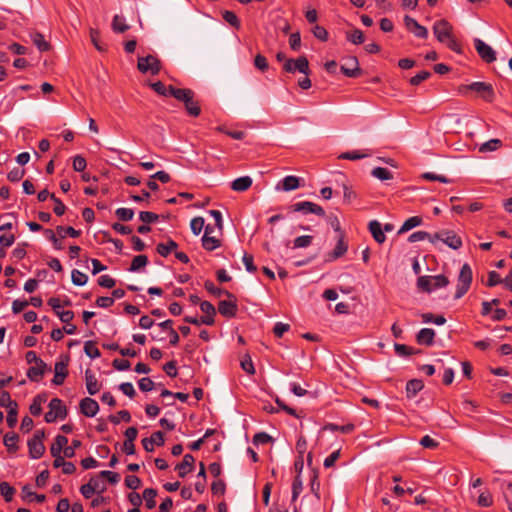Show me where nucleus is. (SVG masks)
<instances>
[{
    "mask_svg": "<svg viewBox=\"0 0 512 512\" xmlns=\"http://www.w3.org/2000/svg\"><path fill=\"white\" fill-rule=\"evenodd\" d=\"M170 96L176 100L183 102L187 114L191 117H198L201 114V107L197 100L194 99L195 93L188 88H171Z\"/></svg>",
    "mask_w": 512,
    "mask_h": 512,
    "instance_id": "1",
    "label": "nucleus"
},
{
    "mask_svg": "<svg viewBox=\"0 0 512 512\" xmlns=\"http://www.w3.org/2000/svg\"><path fill=\"white\" fill-rule=\"evenodd\" d=\"M467 91L475 92L481 99L488 103L493 102L495 98L493 86L486 82L477 81L461 87V92L465 93Z\"/></svg>",
    "mask_w": 512,
    "mask_h": 512,
    "instance_id": "2",
    "label": "nucleus"
},
{
    "mask_svg": "<svg viewBox=\"0 0 512 512\" xmlns=\"http://www.w3.org/2000/svg\"><path fill=\"white\" fill-rule=\"evenodd\" d=\"M472 283V269L469 264L465 263L460 269L458 275V283L454 299L462 298L469 290Z\"/></svg>",
    "mask_w": 512,
    "mask_h": 512,
    "instance_id": "3",
    "label": "nucleus"
},
{
    "mask_svg": "<svg viewBox=\"0 0 512 512\" xmlns=\"http://www.w3.org/2000/svg\"><path fill=\"white\" fill-rule=\"evenodd\" d=\"M439 243L456 250L462 246L461 238L452 230H441L433 234V244L438 246Z\"/></svg>",
    "mask_w": 512,
    "mask_h": 512,
    "instance_id": "4",
    "label": "nucleus"
},
{
    "mask_svg": "<svg viewBox=\"0 0 512 512\" xmlns=\"http://www.w3.org/2000/svg\"><path fill=\"white\" fill-rule=\"evenodd\" d=\"M67 408L59 398H53L49 403V411L45 413L44 419L47 423H53L56 419H65Z\"/></svg>",
    "mask_w": 512,
    "mask_h": 512,
    "instance_id": "5",
    "label": "nucleus"
},
{
    "mask_svg": "<svg viewBox=\"0 0 512 512\" xmlns=\"http://www.w3.org/2000/svg\"><path fill=\"white\" fill-rule=\"evenodd\" d=\"M137 68L141 73L150 72L152 75H157L161 70V62L156 56L147 55L138 58Z\"/></svg>",
    "mask_w": 512,
    "mask_h": 512,
    "instance_id": "6",
    "label": "nucleus"
},
{
    "mask_svg": "<svg viewBox=\"0 0 512 512\" xmlns=\"http://www.w3.org/2000/svg\"><path fill=\"white\" fill-rule=\"evenodd\" d=\"M283 70L287 73H295L299 71L304 75H309V62L305 56H300L297 59H288L283 64Z\"/></svg>",
    "mask_w": 512,
    "mask_h": 512,
    "instance_id": "7",
    "label": "nucleus"
},
{
    "mask_svg": "<svg viewBox=\"0 0 512 512\" xmlns=\"http://www.w3.org/2000/svg\"><path fill=\"white\" fill-rule=\"evenodd\" d=\"M290 209L293 212H301L303 214L312 213L320 217H324L326 215L325 210L320 205L310 201L297 202L291 205Z\"/></svg>",
    "mask_w": 512,
    "mask_h": 512,
    "instance_id": "8",
    "label": "nucleus"
},
{
    "mask_svg": "<svg viewBox=\"0 0 512 512\" xmlns=\"http://www.w3.org/2000/svg\"><path fill=\"white\" fill-rule=\"evenodd\" d=\"M344 63L341 65V72L350 78H357L361 75L362 71L359 67V62L357 57L349 56L343 59Z\"/></svg>",
    "mask_w": 512,
    "mask_h": 512,
    "instance_id": "9",
    "label": "nucleus"
},
{
    "mask_svg": "<svg viewBox=\"0 0 512 512\" xmlns=\"http://www.w3.org/2000/svg\"><path fill=\"white\" fill-rule=\"evenodd\" d=\"M228 300H221L219 303H218V312L230 319V318H234L237 314V311H238V304H237V298L236 296L233 294V297H227Z\"/></svg>",
    "mask_w": 512,
    "mask_h": 512,
    "instance_id": "10",
    "label": "nucleus"
},
{
    "mask_svg": "<svg viewBox=\"0 0 512 512\" xmlns=\"http://www.w3.org/2000/svg\"><path fill=\"white\" fill-rule=\"evenodd\" d=\"M452 30V25L445 19L438 20L433 25V33L441 43L449 39L452 35Z\"/></svg>",
    "mask_w": 512,
    "mask_h": 512,
    "instance_id": "11",
    "label": "nucleus"
},
{
    "mask_svg": "<svg viewBox=\"0 0 512 512\" xmlns=\"http://www.w3.org/2000/svg\"><path fill=\"white\" fill-rule=\"evenodd\" d=\"M474 47L480 58L486 63H492L496 60V52L491 46L479 38L474 39Z\"/></svg>",
    "mask_w": 512,
    "mask_h": 512,
    "instance_id": "12",
    "label": "nucleus"
},
{
    "mask_svg": "<svg viewBox=\"0 0 512 512\" xmlns=\"http://www.w3.org/2000/svg\"><path fill=\"white\" fill-rule=\"evenodd\" d=\"M215 227L211 224L205 226L204 235L201 239L202 246L207 251H213L220 246V240L213 235Z\"/></svg>",
    "mask_w": 512,
    "mask_h": 512,
    "instance_id": "13",
    "label": "nucleus"
},
{
    "mask_svg": "<svg viewBox=\"0 0 512 512\" xmlns=\"http://www.w3.org/2000/svg\"><path fill=\"white\" fill-rule=\"evenodd\" d=\"M404 24L406 29L413 33L415 37L426 39L428 37V30L426 27L420 25L414 18L406 15L404 17Z\"/></svg>",
    "mask_w": 512,
    "mask_h": 512,
    "instance_id": "14",
    "label": "nucleus"
},
{
    "mask_svg": "<svg viewBox=\"0 0 512 512\" xmlns=\"http://www.w3.org/2000/svg\"><path fill=\"white\" fill-rule=\"evenodd\" d=\"M178 244L169 239L164 243H159L156 246V251L160 256H168L171 253H174V256H187L186 252L177 251Z\"/></svg>",
    "mask_w": 512,
    "mask_h": 512,
    "instance_id": "15",
    "label": "nucleus"
},
{
    "mask_svg": "<svg viewBox=\"0 0 512 512\" xmlns=\"http://www.w3.org/2000/svg\"><path fill=\"white\" fill-rule=\"evenodd\" d=\"M80 412L86 417H94L99 411V405L96 400L85 397L80 401Z\"/></svg>",
    "mask_w": 512,
    "mask_h": 512,
    "instance_id": "16",
    "label": "nucleus"
},
{
    "mask_svg": "<svg viewBox=\"0 0 512 512\" xmlns=\"http://www.w3.org/2000/svg\"><path fill=\"white\" fill-rule=\"evenodd\" d=\"M47 370H50L48 365L43 360H39L36 366H32L27 370V377L32 382H39Z\"/></svg>",
    "mask_w": 512,
    "mask_h": 512,
    "instance_id": "17",
    "label": "nucleus"
},
{
    "mask_svg": "<svg viewBox=\"0 0 512 512\" xmlns=\"http://www.w3.org/2000/svg\"><path fill=\"white\" fill-rule=\"evenodd\" d=\"M164 443V434L161 431H156L149 438L142 439L143 448L147 452H152L154 450V445L163 446Z\"/></svg>",
    "mask_w": 512,
    "mask_h": 512,
    "instance_id": "18",
    "label": "nucleus"
},
{
    "mask_svg": "<svg viewBox=\"0 0 512 512\" xmlns=\"http://www.w3.org/2000/svg\"><path fill=\"white\" fill-rule=\"evenodd\" d=\"M85 382L87 392L90 395L97 394L102 388V384L98 381L96 375L91 369H86L85 371Z\"/></svg>",
    "mask_w": 512,
    "mask_h": 512,
    "instance_id": "19",
    "label": "nucleus"
},
{
    "mask_svg": "<svg viewBox=\"0 0 512 512\" xmlns=\"http://www.w3.org/2000/svg\"><path fill=\"white\" fill-rule=\"evenodd\" d=\"M195 458L191 454H186L183 457L181 463L177 464L175 470L178 471V475L181 478H184L188 473L192 472L194 469Z\"/></svg>",
    "mask_w": 512,
    "mask_h": 512,
    "instance_id": "20",
    "label": "nucleus"
},
{
    "mask_svg": "<svg viewBox=\"0 0 512 512\" xmlns=\"http://www.w3.org/2000/svg\"><path fill=\"white\" fill-rule=\"evenodd\" d=\"M368 229L377 243L382 244L385 242L386 236L382 229V224L378 220L370 221L368 224Z\"/></svg>",
    "mask_w": 512,
    "mask_h": 512,
    "instance_id": "21",
    "label": "nucleus"
},
{
    "mask_svg": "<svg viewBox=\"0 0 512 512\" xmlns=\"http://www.w3.org/2000/svg\"><path fill=\"white\" fill-rule=\"evenodd\" d=\"M435 331L431 328H423L416 335V342L419 345L431 346L434 343Z\"/></svg>",
    "mask_w": 512,
    "mask_h": 512,
    "instance_id": "22",
    "label": "nucleus"
},
{
    "mask_svg": "<svg viewBox=\"0 0 512 512\" xmlns=\"http://www.w3.org/2000/svg\"><path fill=\"white\" fill-rule=\"evenodd\" d=\"M29 456L32 459H39L45 452V446L41 441L28 440Z\"/></svg>",
    "mask_w": 512,
    "mask_h": 512,
    "instance_id": "23",
    "label": "nucleus"
},
{
    "mask_svg": "<svg viewBox=\"0 0 512 512\" xmlns=\"http://www.w3.org/2000/svg\"><path fill=\"white\" fill-rule=\"evenodd\" d=\"M424 388V383L420 379H412L406 383V396L409 399H412L416 396L418 392H420Z\"/></svg>",
    "mask_w": 512,
    "mask_h": 512,
    "instance_id": "24",
    "label": "nucleus"
},
{
    "mask_svg": "<svg viewBox=\"0 0 512 512\" xmlns=\"http://www.w3.org/2000/svg\"><path fill=\"white\" fill-rule=\"evenodd\" d=\"M68 444V438L64 435H57L54 439L50 447V452L52 456L61 455V452H64L65 446Z\"/></svg>",
    "mask_w": 512,
    "mask_h": 512,
    "instance_id": "25",
    "label": "nucleus"
},
{
    "mask_svg": "<svg viewBox=\"0 0 512 512\" xmlns=\"http://www.w3.org/2000/svg\"><path fill=\"white\" fill-rule=\"evenodd\" d=\"M204 288L214 297L220 298L221 296L233 297V293L228 290L217 287L211 280H206Z\"/></svg>",
    "mask_w": 512,
    "mask_h": 512,
    "instance_id": "26",
    "label": "nucleus"
},
{
    "mask_svg": "<svg viewBox=\"0 0 512 512\" xmlns=\"http://www.w3.org/2000/svg\"><path fill=\"white\" fill-rule=\"evenodd\" d=\"M252 183H253V181H252L251 177L242 176V177L235 179L232 182L231 188L237 192H244L251 187Z\"/></svg>",
    "mask_w": 512,
    "mask_h": 512,
    "instance_id": "27",
    "label": "nucleus"
},
{
    "mask_svg": "<svg viewBox=\"0 0 512 512\" xmlns=\"http://www.w3.org/2000/svg\"><path fill=\"white\" fill-rule=\"evenodd\" d=\"M422 223L423 218L421 216H412L404 221V223L398 230V235L406 233L412 230L413 228L420 226Z\"/></svg>",
    "mask_w": 512,
    "mask_h": 512,
    "instance_id": "28",
    "label": "nucleus"
},
{
    "mask_svg": "<svg viewBox=\"0 0 512 512\" xmlns=\"http://www.w3.org/2000/svg\"><path fill=\"white\" fill-rule=\"evenodd\" d=\"M18 440H19L18 434L14 433V432L6 433L4 435L3 442H4V445L6 446L8 452L15 453L18 450V445H17Z\"/></svg>",
    "mask_w": 512,
    "mask_h": 512,
    "instance_id": "29",
    "label": "nucleus"
},
{
    "mask_svg": "<svg viewBox=\"0 0 512 512\" xmlns=\"http://www.w3.org/2000/svg\"><path fill=\"white\" fill-rule=\"evenodd\" d=\"M300 179L296 176L289 175L283 178L281 189L283 191H292L300 187Z\"/></svg>",
    "mask_w": 512,
    "mask_h": 512,
    "instance_id": "30",
    "label": "nucleus"
},
{
    "mask_svg": "<svg viewBox=\"0 0 512 512\" xmlns=\"http://www.w3.org/2000/svg\"><path fill=\"white\" fill-rule=\"evenodd\" d=\"M394 350H395L396 354L401 357H407V356H411L413 354L421 353V350H416L411 346H408L405 344H400V343L394 344Z\"/></svg>",
    "mask_w": 512,
    "mask_h": 512,
    "instance_id": "31",
    "label": "nucleus"
},
{
    "mask_svg": "<svg viewBox=\"0 0 512 512\" xmlns=\"http://www.w3.org/2000/svg\"><path fill=\"white\" fill-rule=\"evenodd\" d=\"M130 26L126 24L125 18L120 15H115L112 20V30L115 33H124Z\"/></svg>",
    "mask_w": 512,
    "mask_h": 512,
    "instance_id": "32",
    "label": "nucleus"
},
{
    "mask_svg": "<svg viewBox=\"0 0 512 512\" xmlns=\"http://www.w3.org/2000/svg\"><path fill=\"white\" fill-rule=\"evenodd\" d=\"M157 496V490L154 488H146L143 491V498L145 500V505L148 509H153L156 506L155 497Z\"/></svg>",
    "mask_w": 512,
    "mask_h": 512,
    "instance_id": "33",
    "label": "nucleus"
},
{
    "mask_svg": "<svg viewBox=\"0 0 512 512\" xmlns=\"http://www.w3.org/2000/svg\"><path fill=\"white\" fill-rule=\"evenodd\" d=\"M32 41L41 52H45L50 49V44L45 40L41 33H34L32 36Z\"/></svg>",
    "mask_w": 512,
    "mask_h": 512,
    "instance_id": "34",
    "label": "nucleus"
},
{
    "mask_svg": "<svg viewBox=\"0 0 512 512\" xmlns=\"http://www.w3.org/2000/svg\"><path fill=\"white\" fill-rule=\"evenodd\" d=\"M423 240H428L429 242H431L433 244V234H430L425 231H417V232L412 233L408 237V242H410V243H415V242L423 241Z\"/></svg>",
    "mask_w": 512,
    "mask_h": 512,
    "instance_id": "35",
    "label": "nucleus"
},
{
    "mask_svg": "<svg viewBox=\"0 0 512 512\" xmlns=\"http://www.w3.org/2000/svg\"><path fill=\"white\" fill-rule=\"evenodd\" d=\"M56 231H57V234H58L60 240L65 238L66 236L75 238V237L80 236V234H81V232L79 230H75L71 226H69V227L58 226L56 228Z\"/></svg>",
    "mask_w": 512,
    "mask_h": 512,
    "instance_id": "36",
    "label": "nucleus"
},
{
    "mask_svg": "<svg viewBox=\"0 0 512 512\" xmlns=\"http://www.w3.org/2000/svg\"><path fill=\"white\" fill-rule=\"evenodd\" d=\"M0 493L6 502H10L15 494V489L8 482L0 483Z\"/></svg>",
    "mask_w": 512,
    "mask_h": 512,
    "instance_id": "37",
    "label": "nucleus"
},
{
    "mask_svg": "<svg viewBox=\"0 0 512 512\" xmlns=\"http://www.w3.org/2000/svg\"><path fill=\"white\" fill-rule=\"evenodd\" d=\"M372 176L376 177L379 180L385 181L393 178L392 172L384 167H376L371 172Z\"/></svg>",
    "mask_w": 512,
    "mask_h": 512,
    "instance_id": "38",
    "label": "nucleus"
},
{
    "mask_svg": "<svg viewBox=\"0 0 512 512\" xmlns=\"http://www.w3.org/2000/svg\"><path fill=\"white\" fill-rule=\"evenodd\" d=\"M108 419L114 425L119 424L121 420L128 423L131 421V414L128 410H120L117 415H110Z\"/></svg>",
    "mask_w": 512,
    "mask_h": 512,
    "instance_id": "39",
    "label": "nucleus"
},
{
    "mask_svg": "<svg viewBox=\"0 0 512 512\" xmlns=\"http://www.w3.org/2000/svg\"><path fill=\"white\" fill-rule=\"evenodd\" d=\"M150 86L158 95H161V96H170V89L175 88L172 85L166 86L161 81L151 83Z\"/></svg>",
    "mask_w": 512,
    "mask_h": 512,
    "instance_id": "40",
    "label": "nucleus"
},
{
    "mask_svg": "<svg viewBox=\"0 0 512 512\" xmlns=\"http://www.w3.org/2000/svg\"><path fill=\"white\" fill-rule=\"evenodd\" d=\"M346 38L348 41L355 45L362 44L364 42V34L359 29H354L353 31L346 33Z\"/></svg>",
    "mask_w": 512,
    "mask_h": 512,
    "instance_id": "41",
    "label": "nucleus"
},
{
    "mask_svg": "<svg viewBox=\"0 0 512 512\" xmlns=\"http://www.w3.org/2000/svg\"><path fill=\"white\" fill-rule=\"evenodd\" d=\"M223 19L229 23L232 27L239 29L241 26L240 20L233 11L225 10L222 13Z\"/></svg>",
    "mask_w": 512,
    "mask_h": 512,
    "instance_id": "42",
    "label": "nucleus"
},
{
    "mask_svg": "<svg viewBox=\"0 0 512 512\" xmlns=\"http://www.w3.org/2000/svg\"><path fill=\"white\" fill-rule=\"evenodd\" d=\"M71 278L72 283L76 286H83L88 281V276L77 269L72 270Z\"/></svg>",
    "mask_w": 512,
    "mask_h": 512,
    "instance_id": "43",
    "label": "nucleus"
},
{
    "mask_svg": "<svg viewBox=\"0 0 512 512\" xmlns=\"http://www.w3.org/2000/svg\"><path fill=\"white\" fill-rule=\"evenodd\" d=\"M8 414H7V424L10 428H14L17 424V415H18V404L17 402H13V406L8 408Z\"/></svg>",
    "mask_w": 512,
    "mask_h": 512,
    "instance_id": "44",
    "label": "nucleus"
},
{
    "mask_svg": "<svg viewBox=\"0 0 512 512\" xmlns=\"http://www.w3.org/2000/svg\"><path fill=\"white\" fill-rule=\"evenodd\" d=\"M84 352L91 359L98 358L101 355L99 349L96 347V345H95V343L93 341L85 342V344H84Z\"/></svg>",
    "mask_w": 512,
    "mask_h": 512,
    "instance_id": "45",
    "label": "nucleus"
},
{
    "mask_svg": "<svg viewBox=\"0 0 512 512\" xmlns=\"http://www.w3.org/2000/svg\"><path fill=\"white\" fill-rule=\"evenodd\" d=\"M423 322L430 323L433 322L436 325H443L446 323V318L443 315H433L432 313H424L421 315Z\"/></svg>",
    "mask_w": 512,
    "mask_h": 512,
    "instance_id": "46",
    "label": "nucleus"
},
{
    "mask_svg": "<svg viewBox=\"0 0 512 512\" xmlns=\"http://www.w3.org/2000/svg\"><path fill=\"white\" fill-rule=\"evenodd\" d=\"M303 490V482L300 475H296L292 483V501H296Z\"/></svg>",
    "mask_w": 512,
    "mask_h": 512,
    "instance_id": "47",
    "label": "nucleus"
},
{
    "mask_svg": "<svg viewBox=\"0 0 512 512\" xmlns=\"http://www.w3.org/2000/svg\"><path fill=\"white\" fill-rule=\"evenodd\" d=\"M417 286L419 289L425 292H431L433 290L432 287V277L431 276H420L417 280Z\"/></svg>",
    "mask_w": 512,
    "mask_h": 512,
    "instance_id": "48",
    "label": "nucleus"
},
{
    "mask_svg": "<svg viewBox=\"0 0 512 512\" xmlns=\"http://www.w3.org/2000/svg\"><path fill=\"white\" fill-rule=\"evenodd\" d=\"M190 228L195 236H198L201 231L205 230V223L202 217H195L190 222Z\"/></svg>",
    "mask_w": 512,
    "mask_h": 512,
    "instance_id": "49",
    "label": "nucleus"
},
{
    "mask_svg": "<svg viewBox=\"0 0 512 512\" xmlns=\"http://www.w3.org/2000/svg\"><path fill=\"white\" fill-rule=\"evenodd\" d=\"M369 154L367 153H362L360 151H357V150H354V151H347V152H344V153H341L339 155V159H345V160H360V159H363L365 157H367Z\"/></svg>",
    "mask_w": 512,
    "mask_h": 512,
    "instance_id": "50",
    "label": "nucleus"
},
{
    "mask_svg": "<svg viewBox=\"0 0 512 512\" xmlns=\"http://www.w3.org/2000/svg\"><path fill=\"white\" fill-rule=\"evenodd\" d=\"M501 145H502L501 140H499V139H491V140L483 143L480 146V151L481 152L495 151V150L499 149L501 147Z\"/></svg>",
    "mask_w": 512,
    "mask_h": 512,
    "instance_id": "51",
    "label": "nucleus"
},
{
    "mask_svg": "<svg viewBox=\"0 0 512 512\" xmlns=\"http://www.w3.org/2000/svg\"><path fill=\"white\" fill-rule=\"evenodd\" d=\"M270 442H273V438L267 434L266 432H259V433H256L253 437V444L258 446V445H265V444H268Z\"/></svg>",
    "mask_w": 512,
    "mask_h": 512,
    "instance_id": "52",
    "label": "nucleus"
},
{
    "mask_svg": "<svg viewBox=\"0 0 512 512\" xmlns=\"http://www.w3.org/2000/svg\"><path fill=\"white\" fill-rule=\"evenodd\" d=\"M313 241V236L303 235L294 239L293 246L294 248H305L311 245Z\"/></svg>",
    "mask_w": 512,
    "mask_h": 512,
    "instance_id": "53",
    "label": "nucleus"
},
{
    "mask_svg": "<svg viewBox=\"0 0 512 512\" xmlns=\"http://www.w3.org/2000/svg\"><path fill=\"white\" fill-rule=\"evenodd\" d=\"M116 216L121 221H130L134 216V211L130 208H118L115 211Z\"/></svg>",
    "mask_w": 512,
    "mask_h": 512,
    "instance_id": "54",
    "label": "nucleus"
},
{
    "mask_svg": "<svg viewBox=\"0 0 512 512\" xmlns=\"http://www.w3.org/2000/svg\"><path fill=\"white\" fill-rule=\"evenodd\" d=\"M90 38L91 42L98 51L102 52L106 50V48L100 42V32L97 29H90Z\"/></svg>",
    "mask_w": 512,
    "mask_h": 512,
    "instance_id": "55",
    "label": "nucleus"
},
{
    "mask_svg": "<svg viewBox=\"0 0 512 512\" xmlns=\"http://www.w3.org/2000/svg\"><path fill=\"white\" fill-rule=\"evenodd\" d=\"M325 428L330 431H340L342 433L348 434L354 430L355 426L353 424H346L340 426L337 424L330 423Z\"/></svg>",
    "mask_w": 512,
    "mask_h": 512,
    "instance_id": "56",
    "label": "nucleus"
},
{
    "mask_svg": "<svg viewBox=\"0 0 512 512\" xmlns=\"http://www.w3.org/2000/svg\"><path fill=\"white\" fill-rule=\"evenodd\" d=\"M498 284H503L504 285V281H503V278H501L500 274L497 273L496 271H490L488 273V280L486 282V286L487 287H494Z\"/></svg>",
    "mask_w": 512,
    "mask_h": 512,
    "instance_id": "57",
    "label": "nucleus"
},
{
    "mask_svg": "<svg viewBox=\"0 0 512 512\" xmlns=\"http://www.w3.org/2000/svg\"><path fill=\"white\" fill-rule=\"evenodd\" d=\"M254 66H255V68H257L258 70H260L262 72L267 71L269 68L268 61H267L266 57L263 56L262 54H257L255 56Z\"/></svg>",
    "mask_w": 512,
    "mask_h": 512,
    "instance_id": "58",
    "label": "nucleus"
},
{
    "mask_svg": "<svg viewBox=\"0 0 512 512\" xmlns=\"http://www.w3.org/2000/svg\"><path fill=\"white\" fill-rule=\"evenodd\" d=\"M139 219L144 224H150V223L156 222L159 219V216L156 213H154V212L141 211L140 214H139Z\"/></svg>",
    "mask_w": 512,
    "mask_h": 512,
    "instance_id": "59",
    "label": "nucleus"
},
{
    "mask_svg": "<svg viewBox=\"0 0 512 512\" xmlns=\"http://www.w3.org/2000/svg\"><path fill=\"white\" fill-rule=\"evenodd\" d=\"M42 402H43V399L39 395L36 396L33 399V402L31 403V405L29 407L30 413L33 416H39L41 414V412H42V407H41Z\"/></svg>",
    "mask_w": 512,
    "mask_h": 512,
    "instance_id": "60",
    "label": "nucleus"
},
{
    "mask_svg": "<svg viewBox=\"0 0 512 512\" xmlns=\"http://www.w3.org/2000/svg\"><path fill=\"white\" fill-rule=\"evenodd\" d=\"M432 277V287L434 289L446 287L449 284V280L445 275H436Z\"/></svg>",
    "mask_w": 512,
    "mask_h": 512,
    "instance_id": "61",
    "label": "nucleus"
},
{
    "mask_svg": "<svg viewBox=\"0 0 512 512\" xmlns=\"http://www.w3.org/2000/svg\"><path fill=\"white\" fill-rule=\"evenodd\" d=\"M24 175V169L15 167L7 174V179L11 182H18L23 178Z\"/></svg>",
    "mask_w": 512,
    "mask_h": 512,
    "instance_id": "62",
    "label": "nucleus"
},
{
    "mask_svg": "<svg viewBox=\"0 0 512 512\" xmlns=\"http://www.w3.org/2000/svg\"><path fill=\"white\" fill-rule=\"evenodd\" d=\"M430 77L431 73L429 71H421L417 73L415 76L411 77L409 82L411 85L417 86Z\"/></svg>",
    "mask_w": 512,
    "mask_h": 512,
    "instance_id": "63",
    "label": "nucleus"
},
{
    "mask_svg": "<svg viewBox=\"0 0 512 512\" xmlns=\"http://www.w3.org/2000/svg\"><path fill=\"white\" fill-rule=\"evenodd\" d=\"M99 477L107 479L112 485L117 484L120 480V475L116 472L103 470L99 473Z\"/></svg>",
    "mask_w": 512,
    "mask_h": 512,
    "instance_id": "64",
    "label": "nucleus"
}]
</instances>
